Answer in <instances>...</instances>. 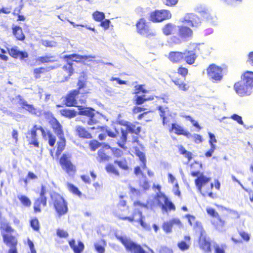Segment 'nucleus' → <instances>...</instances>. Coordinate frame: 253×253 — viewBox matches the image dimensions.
Returning <instances> with one entry per match:
<instances>
[{
	"instance_id": "1",
	"label": "nucleus",
	"mask_w": 253,
	"mask_h": 253,
	"mask_svg": "<svg viewBox=\"0 0 253 253\" xmlns=\"http://www.w3.org/2000/svg\"><path fill=\"white\" fill-rule=\"evenodd\" d=\"M253 88V72H246L242 76L241 80L234 84L236 93L240 96L249 95Z\"/></svg>"
},
{
	"instance_id": "2",
	"label": "nucleus",
	"mask_w": 253,
	"mask_h": 253,
	"mask_svg": "<svg viewBox=\"0 0 253 253\" xmlns=\"http://www.w3.org/2000/svg\"><path fill=\"white\" fill-rule=\"evenodd\" d=\"M79 112L78 114L84 115L86 118L82 117L81 121L84 123H86L88 125H93L98 123V117L97 115H100L98 112L96 114L94 113V110L91 108L78 106Z\"/></svg>"
},
{
	"instance_id": "3",
	"label": "nucleus",
	"mask_w": 253,
	"mask_h": 253,
	"mask_svg": "<svg viewBox=\"0 0 253 253\" xmlns=\"http://www.w3.org/2000/svg\"><path fill=\"white\" fill-rule=\"evenodd\" d=\"M116 237L125 246L126 251L130 253H148L139 244L132 241L126 236L116 234Z\"/></svg>"
},
{
	"instance_id": "4",
	"label": "nucleus",
	"mask_w": 253,
	"mask_h": 253,
	"mask_svg": "<svg viewBox=\"0 0 253 253\" xmlns=\"http://www.w3.org/2000/svg\"><path fill=\"white\" fill-rule=\"evenodd\" d=\"M117 216L119 219L123 220H127L130 222L136 221L138 222L144 229H149V225L143 221L145 217L143 215L142 211L138 208H135L133 210L132 215L130 216H122L120 214H118Z\"/></svg>"
},
{
	"instance_id": "5",
	"label": "nucleus",
	"mask_w": 253,
	"mask_h": 253,
	"mask_svg": "<svg viewBox=\"0 0 253 253\" xmlns=\"http://www.w3.org/2000/svg\"><path fill=\"white\" fill-rule=\"evenodd\" d=\"M136 31L140 35L151 38L156 35V32L151 28L148 22L144 18L140 19L136 24Z\"/></svg>"
},
{
	"instance_id": "6",
	"label": "nucleus",
	"mask_w": 253,
	"mask_h": 253,
	"mask_svg": "<svg viewBox=\"0 0 253 253\" xmlns=\"http://www.w3.org/2000/svg\"><path fill=\"white\" fill-rule=\"evenodd\" d=\"M51 198L58 215L61 216L66 213L68 211V208L64 199L59 194L57 193L52 194Z\"/></svg>"
},
{
	"instance_id": "7",
	"label": "nucleus",
	"mask_w": 253,
	"mask_h": 253,
	"mask_svg": "<svg viewBox=\"0 0 253 253\" xmlns=\"http://www.w3.org/2000/svg\"><path fill=\"white\" fill-rule=\"evenodd\" d=\"M95 57L94 56L92 55L82 56L76 54L65 55L64 58L68 59V63L63 66V69L69 73V76H70L73 73L72 64L70 62V61L79 62L82 59L86 60L89 58H94Z\"/></svg>"
},
{
	"instance_id": "8",
	"label": "nucleus",
	"mask_w": 253,
	"mask_h": 253,
	"mask_svg": "<svg viewBox=\"0 0 253 253\" xmlns=\"http://www.w3.org/2000/svg\"><path fill=\"white\" fill-rule=\"evenodd\" d=\"M209 78L213 82H218L222 78V69L214 64L211 65L207 69Z\"/></svg>"
},
{
	"instance_id": "9",
	"label": "nucleus",
	"mask_w": 253,
	"mask_h": 253,
	"mask_svg": "<svg viewBox=\"0 0 253 253\" xmlns=\"http://www.w3.org/2000/svg\"><path fill=\"white\" fill-rule=\"evenodd\" d=\"M171 17V13L167 10H156L151 13V20L154 22H161Z\"/></svg>"
},
{
	"instance_id": "10",
	"label": "nucleus",
	"mask_w": 253,
	"mask_h": 253,
	"mask_svg": "<svg viewBox=\"0 0 253 253\" xmlns=\"http://www.w3.org/2000/svg\"><path fill=\"white\" fill-rule=\"evenodd\" d=\"M199 244L200 248L205 253H210L211 252V243L210 239L205 234L204 230H202L199 238Z\"/></svg>"
},
{
	"instance_id": "11",
	"label": "nucleus",
	"mask_w": 253,
	"mask_h": 253,
	"mask_svg": "<svg viewBox=\"0 0 253 253\" xmlns=\"http://www.w3.org/2000/svg\"><path fill=\"white\" fill-rule=\"evenodd\" d=\"M15 100L17 101V103L23 106V108H25L29 112L33 114H34L37 116H40L42 114V111L41 110L35 108L32 105L29 104L27 102L24 100L20 95H18L15 97Z\"/></svg>"
},
{
	"instance_id": "12",
	"label": "nucleus",
	"mask_w": 253,
	"mask_h": 253,
	"mask_svg": "<svg viewBox=\"0 0 253 253\" xmlns=\"http://www.w3.org/2000/svg\"><path fill=\"white\" fill-rule=\"evenodd\" d=\"M70 158L69 155L63 154L60 159V163L62 168L69 174H71L72 172L74 173L76 170L75 167L71 163Z\"/></svg>"
},
{
	"instance_id": "13",
	"label": "nucleus",
	"mask_w": 253,
	"mask_h": 253,
	"mask_svg": "<svg viewBox=\"0 0 253 253\" xmlns=\"http://www.w3.org/2000/svg\"><path fill=\"white\" fill-rule=\"evenodd\" d=\"M199 171H193L191 173L192 176H198V178L195 179V182L198 191L202 193V187L208 183L210 181L211 178L205 176L202 173L199 176Z\"/></svg>"
},
{
	"instance_id": "14",
	"label": "nucleus",
	"mask_w": 253,
	"mask_h": 253,
	"mask_svg": "<svg viewBox=\"0 0 253 253\" xmlns=\"http://www.w3.org/2000/svg\"><path fill=\"white\" fill-rule=\"evenodd\" d=\"M46 193L45 186L42 185L40 192V197L34 203V209L35 212H40V207L42 205L45 207L46 205V198L44 196Z\"/></svg>"
},
{
	"instance_id": "15",
	"label": "nucleus",
	"mask_w": 253,
	"mask_h": 253,
	"mask_svg": "<svg viewBox=\"0 0 253 253\" xmlns=\"http://www.w3.org/2000/svg\"><path fill=\"white\" fill-rule=\"evenodd\" d=\"M174 225L178 227L182 226V223L178 218H173L165 222L163 224L162 228L165 232L169 233L172 231V228Z\"/></svg>"
},
{
	"instance_id": "16",
	"label": "nucleus",
	"mask_w": 253,
	"mask_h": 253,
	"mask_svg": "<svg viewBox=\"0 0 253 253\" xmlns=\"http://www.w3.org/2000/svg\"><path fill=\"white\" fill-rule=\"evenodd\" d=\"M184 20L187 25L192 27H197L201 23L200 18L196 15L193 13L185 15Z\"/></svg>"
},
{
	"instance_id": "17",
	"label": "nucleus",
	"mask_w": 253,
	"mask_h": 253,
	"mask_svg": "<svg viewBox=\"0 0 253 253\" xmlns=\"http://www.w3.org/2000/svg\"><path fill=\"white\" fill-rule=\"evenodd\" d=\"M50 123L54 132L56 134L58 138L63 137V135H64V134L62 126L59 121L54 118L50 121Z\"/></svg>"
},
{
	"instance_id": "18",
	"label": "nucleus",
	"mask_w": 253,
	"mask_h": 253,
	"mask_svg": "<svg viewBox=\"0 0 253 253\" xmlns=\"http://www.w3.org/2000/svg\"><path fill=\"white\" fill-rule=\"evenodd\" d=\"M203 9V10H201L199 8L198 12L200 13L208 21L213 24H215L217 20L216 17L213 14L211 13L206 7H204Z\"/></svg>"
},
{
	"instance_id": "19",
	"label": "nucleus",
	"mask_w": 253,
	"mask_h": 253,
	"mask_svg": "<svg viewBox=\"0 0 253 253\" xmlns=\"http://www.w3.org/2000/svg\"><path fill=\"white\" fill-rule=\"evenodd\" d=\"M80 93L79 90H74L66 98V105L68 106H76L77 104L76 97Z\"/></svg>"
},
{
	"instance_id": "20",
	"label": "nucleus",
	"mask_w": 253,
	"mask_h": 253,
	"mask_svg": "<svg viewBox=\"0 0 253 253\" xmlns=\"http://www.w3.org/2000/svg\"><path fill=\"white\" fill-rule=\"evenodd\" d=\"M2 237L4 243L10 248L16 247L17 244V239L13 236L2 232Z\"/></svg>"
},
{
	"instance_id": "21",
	"label": "nucleus",
	"mask_w": 253,
	"mask_h": 253,
	"mask_svg": "<svg viewBox=\"0 0 253 253\" xmlns=\"http://www.w3.org/2000/svg\"><path fill=\"white\" fill-rule=\"evenodd\" d=\"M169 59L173 63L180 61L184 58V52L172 51L169 53Z\"/></svg>"
},
{
	"instance_id": "22",
	"label": "nucleus",
	"mask_w": 253,
	"mask_h": 253,
	"mask_svg": "<svg viewBox=\"0 0 253 253\" xmlns=\"http://www.w3.org/2000/svg\"><path fill=\"white\" fill-rule=\"evenodd\" d=\"M155 199L157 202V205L161 209L165 208L163 205L169 200L168 198L163 193L161 192L157 193L155 197Z\"/></svg>"
},
{
	"instance_id": "23",
	"label": "nucleus",
	"mask_w": 253,
	"mask_h": 253,
	"mask_svg": "<svg viewBox=\"0 0 253 253\" xmlns=\"http://www.w3.org/2000/svg\"><path fill=\"white\" fill-rule=\"evenodd\" d=\"M69 244L75 253H81L84 250V244L81 241L78 242V246L75 245V240L74 239L69 241Z\"/></svg>"
},
{
	"instance_id": "24",
	"label": "nucleus",
	"mask_w": 253,
	"mask_h": 253,
	"mask_svg": "<svg viewBox=\"0 0 253 253\" xmlns=\"http://www.w3.org/2000/svg\"><path fill=\"white\" fill-rule=\"evenodd\" d=\"M197 57L195 52L193 51L185 50L184 52V58L185 61L188 64H193Z\"/></svg>"
},
{
	"instance_id": "25",
	"label": "nucleus",
	"mask_w": 253,
	"mask_h": 253,
	"mask_svg": "<svg viewBox=\"0 0 253 253\" xmlns=\"http://www.w3.org/2000/svg\"><path fill=\"white\" fill-rule=\"evenodd\" d=\"M76 130L80 137L88 139L92 137L91 134L82 126H77Z\"/></svg>"
},
{
	"instance_id": "26",
	"label": "nucleus",
	"mask_w": 253,
	"mask_h": 253,
	"mask_svg": "<svg viewBox=\"0 0 253 253\" xmlns=\"http://www.w3.org/2000/svg\"><path fill=\"white\" fill-rule=\"evenodd\" d=\"M179 34L181 38H189L192 36V31L186 26H181L179 28Z\"/></svg>"
},
{
	"instance_id": "27",
	"label": "nucleus",
	"mask_w": 253,
	"mask_h": 253,
	"mask_svg": "<svg viewBox=\"0 0 253 253\" xmlns=\"http://www.w3.org/2000/svg\"><path fill=\"white\" fill-rule=\"evenodd\" d=\"M12 30L13 34L17 40L23 41L25 39V36L21 27L16 26L12 28Z\"/></svg>"
},
{
	"instance_id": "28",
	"label": "nucleus",
	"mask_w": 253,
	"mask_h": 253,
	"mask_svg": "<svg viewBox=\"0 0 253 253\" xmlns=\"http://www.w3.org/2000/svg\"><path fill=\"white\" fill-rule=\"evenodd\" d=\"M158 109L160 112L159 115L163 119V125L165 126L168 123L166 115L169 111L168 108L160 106L158 107Z\"/></svg>"
},
{
	"instance_id": "29",
	"label": "nucleus",
	"mask_w": 253,
	"mask_h": 253,
	"mask_svg": "<svg viewBox=\"0 0 253 253\" xmlns=\"http://www.w3.org/2000/svg\"><path fill=\"white\" fill-rule=\"evenodd\" d=\"M176 26L171 24L168 23L166 24L163 28V31L165 35H169L173 33L176 30Z\"/></svg>"
},
{
	"instance_id": "30",
	"label": "nucleus",
	"mask_w": 253,
	"mask_h": 253,
	"mask_svg": "<svg viewBox=\"0 0 253 253\" xmlns=\"http://www.w3.org/2000/svg\"><path fill=\"white\" fill-rule=\"evenodd\" d=\"M61 115L69 118H73L76 116L77 113L74 110L69 109H64L60 110Z\"/></svg>"
},
{
	"instance_id": "31",
	"label": "nucleus",
	"mask_w": 253,
	"mask_h": 253,
	"mask_svg": "<svg viewBox=\"0 0 253 253\" xmlns=\"http://www.w3.org/2000/svg\"><path fill=\"white\" fill-rule=\"evenodd\" d=\"M171 130L178 135H187V132L184 131L182 127L175 123L172 124Z\"/></svg>"
},
{
	"instance_id": "32",
	"label": "nucleus",
	"mask_w": 253,
	"mask_h": 253,
	"mask_svg": "<svg viewBox=\"0 0 253 253\" xmlns=\"http://www.w3.org/2000/svg\"><path fill=\"white\" fill-rule=\"evenodd\" d=\"M126 125V130L129 132L137 134L140 132L141 127L139 126H136L131 123H127Z\"/></svg>"
},
{
	"instance_id": "33",
	"label": "nucleus",
	"mask_w": 253,
	"mask_h": 253,
	"mask_svg": "<svg viewBox=\"0 0 253 253\" xmlns=\"http://www.w3.org/2000/svg\"><path fill=\"white\" fill-rule=\"evenodd\" d=\"M37 61H40L42 63L54 62L56 61L55 57L53 56L46 55L44 56L39 57L37 58Z\"/></svg>"
},
{
	"instance_id": "34",
	"label": "nucleus",
	"mask_w": 253,
	"mask_h": 253,
	"mask_svg": "<svg viewBox=\"0 0 253 253\" xmlns=\"http://www.w3.org/2000/svg\"><path fill=\"white\" fill-rule=\"evenodd\" d=\"M172 81L178 87L179 89L183 91H186L188 89V86L187 85L180 79H175Z\"/></svg>"
},
{
	"instance_id": "35",
	"label": "nucleus",
	"mask_w": 253,
	"mask_h": 253,
	"mask_svg": "<svg viewBox=\"0 0 253 253\" xmlns=\"http://www.w3.org/2000/svg\"><path fill=\"white\" fill-rule=\"evenodd\" d=\"M60 141L57 143V149L56 153L60 154L61 152L64 150V147L65 146L66 140L64 137V135H63V137L61 138H59Z\"/></svg>"
},
{
	"instance_id": "36",
	"label": "nucleus",
	"mask_w": 253,
	"mask_h": 253,
	"mask_svg": "<svg viewBox=\"0 0 253 253\" xmlns=\"http://www.w3.org/2000/svg\"><path fill=\"white\" fill-rule=\"evenodd\" d=\"M37 132L36 129H32L31 130V140L30 144L34 145L36 147L39 146V143L37 139Z\"/></svg>"
},
{
	"instance_id": "37",
	"label": "nucleus",
	"mask_w": 253,
	"mask_h": 253,
	"mask_svg": "<svg viewBox=\"0 0 253 253\" xmlns=\"http://www.w3.org/2000/svg\"><path fill=\"white\" fill-rule=\"evenodd\" d=\"M165 207V209H162V211L164 212H168V210H175V207L174 204L168 200L166 203H165L163 205Z\"/></svg>"
},
{
	"instance_id": "38",
	"label": "nucleus",
	"mask_w": 253,
	"mask_h": 253,
	"mask_svg": "<svg viewBox=\"0 0 253 253\" xmlns=\"http://www.w3.org/2000/svg\"><path fill=\"white\" fill-rule=\"evenodd\" d=\"M17 197L24 206L26 207L30 206L31 202L27 197L24 195H18Z\"/></svg>"
},
{
	"instance_id": "39",
	"label": "nucleus",
	"mask_w": 253,
	"mask_h": 253,
	"mask_svg": "<svg viewBox=\"0 0 253 253\" xmlns=\"http://www.w3.org/2000/svg\"><path fill=\"white\" fill-rule=\"evenodd\" d=\"M98 161L100 162H105L109 160V157L107 155L103 149H100L98 151Z\"/></svg>"
},
{
	"instance_id": "40",
	"label": "nucleus",
	"mask_w": 253,
	"mask_h": 253,
	"mask_svg": "<svg viewBox=\"0 0 253 253\" xmlns=\"http://www.w3.org/2000/svg\"><path fill=\"white\" fill-rule=\"evenodd\" d=\"M114 163L117 164L119 167V168L127 170L128 169V167L126 160L120 161L115 160L114 161Z\"/></svg>"
},
{
	"instance_id": "41",
	"label": "nucleus",
	"mask_w": 253,
	"mask_h": 253,
	"mask_svg": "<svg viewBox=\"0 0 253 253\" xmlns=\"http://www.w3.org/2000/svg\"><path fill=\"white\" fill-rule=\"evenodd\" d=\"M106 170L108 172L113 173L117 176H119L120 174L118 170L112 164L107 165L106 167Z\"/></svg>"
},
{
	"instance_id": "42",
	"label": "nucleus",
	"mask_w": 253,
	"mask_h": 253,
	"mask_svg": "<svg viewBox=\"0 0 253 253\" xmlns=\"http://www.w3.org/2000/svg\"><path fill=\"white\" fill-rule=\"evenodd\" d=\"M93 17L95 20L101 21L105 18V14L103 12L96 11L93 13Z\"/></svg>"
},
{
	"instance_id": "43",
	"label": "nucleus",
	"mask_w": 253,
	"mask_h": 253,
	"mask_svg": "<svg viewBox=\"0 0 253 253\" xmlns=\"http://www.w3.org/2000/svg\"><path fill=\"white\" fill-rule=\"evenodd\" d=\"M179 151L181 154L184 155L189 161L192 159V154L190 152L187 151L182 146H179Z\"/></svg>"
},
{
	"instance_id": "44",
	"label": "nucleus",
	"mask_w": 253,
	"mask_h": 253,
	"mask_svg": "<svg viewBox=\"0 0 253 253\" xmlns=\"http://www.w3.org/2000/svg\"><path fill=\"white\" fill-rule=\"evenodd\" d=\"M1 234L2 235V232H4L6 234L10 235L11 233L13 231V229L8 224H3L1 226Z\"/></svg>"
},
{
	"instance_id": "45",
	"label": "nucleus",
	"mask_w": 253,
	"mask_h": 253,
	"mask_svg": "<svg viewBox=\"0 0 253 253\" xmlns=\"http://www.w3.org/2000/svg\"><path fill=\"white\" fill-rule=\"evenodd\" d=\"M17 48L18 47L17 46H14L11 48L7 49L10 55L15 58H16L18 57V54L20 51L19 50H18Z\"/></svg>"
},
{
	"instance_id": "46",
	"label": "nucleus",
	"mask_w": 253,
	"mask_h": 253,
	"mask_svg": "<svg viewBox=\"0 0 253 253\" xmlns=\"http://www.w3.org/2000/svg\"><path fill=\"white\" fill-rule=\"evenodd\" d=\"M69 190L73 194H76L79 196L81 195V192L79 190L78 188L71 183L67 184Z\"/></svg>"
},
{
	"instance_id": "47",
	"label": "nucleus",
	"mask_w": 253,
	"mask_h": 253,
	"mask_svg": "<svg viewBox=\"0 0 253 253\" xmlns=\"http://www.w3.org/2000/svg\"><path fill=\"white\" fill-rule=\"evenodd\" d=\"M206 211L208 214L211 216L212 217H214L215 218H219L218 213L212 208L207 207L206 209Z\"/></svg>"
},
{
	"instance_id": "48",
	"label": "nucleus",
	"mask_w": 253,
	"mask_h": 253,
	"mask_svg": "<svg viewBox=\"0 0 253 253\" xmlns=\"http://www.w3.org/2000/svg\"><path fill=\"white\" fill-rule=\"evenodd\" d=\"M30 225L31 227L35 231H38L39 230L40 226H39V222L38 219L34 218L32 219L30 221Z\"/></svg>"
},
{
	"instance_id": "49",
	"label": "nucleus",
	"mask_w": 253,
	"mask_h": 253,
	"mask_svg": "<svg viewBox=\"0 0 253 253\" xmlns=\"http://www.w3.org/2000/svg\"><path fill=\"white\" fill-rule=\"evenodd\" d=\"M177 246L181 251L187 250L190 247V243H186L185 241H181L178 243Z\"/></svg>"
},
{
	"instance_id": "50",
	"label": "nucleus",
	"mask_w": 253,
	"mask_h": 253,
	"mask_svg": "<svg viewBox=\"0 0 253 253\" xmlns=\"http://www.w3.org/2000/svg\"><path fill=\"white\" fill-rule=\"evenodd\" d=\"M230 118L232 119H233V120L236 121L239 124L243 125L244 126V127L246 126V125L244 124V122L242 120V118L241 116H240L236 114H234L232 115Z\"/></svg>"
},
{
	"instance_id": "51",
	"label": "nucleus",
	"mask_w": 253,
	"mask_h": 253,
	"mask_svg": "<svg viewBox=\"0 0 253 253\" xmlns=\"http://www.w3.org/2000/svg\"><path fill=\"white\" fill-rule=\"evenodd\" d=\"M137 155L139 157L140 160L142 163V167L143 169L145 168L146 169V159L144 153L142 152L139 151L137 153Z\"/></svg>"
},
{
	"instance_id": "52",
	"label": "nucleus",
	"mask_w": 253,
	"mask_h": 253,
	"mask_svg": "<svg viewBox=\"0 0 253 253\" xmlns=\"http://www.w3.org/2000/svg\"><path fill=\"white\" fill-rule=\"evenodd\" d=\"M47 136L48 139L49 145L50 146L53 147L54 145L56 142V137L50 132H48Z\"/></svg>"
},
{
	"instance_id": "53",
	"label": "nucleus",
	"mask_w": 253,
	"mask_h": 253,
	"mask_svg": "<svg viewBox=\"0 0 253 253\" xmlns=\"http://www.w3.org/2000/svg\"><path fill=\"white\" fill-rule=\"evenodd\" d=\"M42 44L46 47H54L56 45V42L52 41L42 40Z\"/></svg>"
},
{
	"instance_id": "54",
	"label": "nucleus",
	"mask_w": 253,
	"mask_h": 253,
	"mask_svg": "<svg viewBox=\"0 0 253 253\" xmlns=\"http://www.w3.org/2000/svg\"><path fill=\"white\" fill-rule=\"evenodd\" d=\"M217 219L218 220V223L216 225V228L220 232L224 231V225L225 222L223 221L219 216V218H217Z\"/></svg>"
},
{
	"instance_id": "55",
	"label": "nucleus",
	"mask_w": 253,
	"mask_h": 253,
	"mask_svg": "<svg viewBox=\"0 0 253 253\" xmlns=\"http://www.w3.org/2000/svg\"><path fill=\"white\" fill-rule=\"evenodd\" d=\"M56 234L60 238H67L69 236L68 232L63 229H58L57 230Z\"/></svg>"
},
{
	"instance_id": "56",
	"label": "nucleus",
	"mask_w": 253,
	"mask_h": 253,
	"mask_svg": "<svg viewBox=\"0 0 253 253\" xmlns=\"http://www.w3.org/2000/svg\"><path fill=\"white\" fill-rule=\"evenodd\" d=\"M140 185L142 187L144 190H146L149 188V184L147 180L146 177H145L143 179L140 180Z\"/></svg>"
},
{
	"instance_id": "57",
	"label": "nucleus",
	"mask_w": 253,
	"mask_h": 253,
	"mask_svg": "<svg viewBox=\"0 0 253 253\" xmlns=\"http://www.w3.org/2000/svg\"><path fill=\"white\" fill-rule=\"evenodd\" d=\"M94 245L95 250L98 253H104L105 248L101 244L99 243H95Z\"/></svg>"
},
{
	"instance_id": "58",
	"label": "nucleus",
	"mask_w": 253,
	"mask_h": 253,
	"mask_svg": "<svg viewBox=\"0 0 253 253\" xmlns=\"http://www.w3.org/2000/svg\"><path fill=\"white\" fill-rule=\"evenodd\" d=\"M131 197L132 198H136L139 196L140 195V191L132 187L131 186L129 187Z\"/></svg>"
},
{
	"instance_id": "59",
	"label": "nucleus",
	"mask_w": 253,
	"mask_h": 253,
	"mask_svg": "<svg viewBox=\"0 0 253 253\" xmlns=\"http://www.w3.org/2000/svg\"><path fill=\"white\" fill-rule=\"evenodd\" d=\"M44 70H45V69L44 68H42V67L36 68V69H34V74L35 75V78L37 79L39 78L40 77V75L41 73H42L44 71Z\"/></svg>"
},
{
	"instance_id": "60",
	"label": "nucleus",
	"mask_w": 253,
	"mask_h": 253,
	"mask_svg": "<svg viewBox=\"0 0 253 253\" xmlns=\"http://www.w3.org/2000/svg\"><path fill=\"white\" fill-rule=\"evenodd\" d=\"M136 103L138 105H140L146 101V95L143 96H136Z\"/></svg>"
},
{
	"instance_id": "61",
	"label": "nucleus",
	"mask_w": 253,
	"mask_h": 253,
	"mask_svg": "<svg viewBox=\"0 0 253 253\" xmlns=\"http://www.w3.org/2000/svg\"><path fill=\"white\" fill-rule=\"evenodd\" d=\"M208 134L210 137V140L209 141L210 145H215L214 143L217 142V140L214 134L211 132H209Z\"/></svg>"
},
{
	"instance_id": "62",
	"label": "nucleus",
	"mask_w": 253,
	"mask_h": 253,
	"mask_svg": "<svg viewBox=\"0 0 253 253\" xmlns=\"http://www.w3.org/2000/svg\"><path fill=\"white\" fill-rule=\"evenodd\" d=\"M89 145L91 149L95 151L100 146V144L97 141L93 140L90 142Z\"/></svg>"
},
{
	"instance_id": "63",
	"label": "nucleus",
	"mask_w": 253,
	"mask_h": 253,
	"mask_svg": "<svg viewBox=\"0 0 253 253\" xmlns=\"http://www.w3.org/2000/svg\"><path fill=\"white\" fill-rule=\"evenodd\" d=\"M210 149L205 153V156L207 157H210L212 156L214 150L216 149V146L215 145H210Z\"/></svg>"
},
{
	"instance_id": "64",
	"label": "nucleus",
	"mask_w": 253,
	"mask_h": 253,
	"mask_svg": "<svg viewBox=\"0 0 253 253\" xmlns=\"http://www.w3.org/2000/svg\"><path fill=\"white\" fill-rule=\"evenodd\" d=\"M247 62L250 65L253 66V51L250 52L248 54Z\"/></svg>"
}]
</instances>
